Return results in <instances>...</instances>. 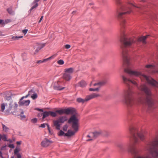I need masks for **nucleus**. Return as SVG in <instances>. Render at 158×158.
<instances>
[{
  "label": "nucleus",
  "instance_id": "30",
  "mask_svg": "<svg viewBox=\"0 0 158 158\" xmlns=\"http://www.w3.org/2000/svg\"><path fill=\"white\" fill-rule=\"evenodd\" d=\"M23 114L24 112L23 111H22L21 113L19 115L21 120H23L26 118V116Z\"/></svg>",
  "mask_w": 158,
  "mask_h": 158
},
{
  "label": "nucleus",
  "instance_id": "18",
  "mask_svg": "<svg viewBox=\"0 0 158 158\" xmlns=\"http://www.w3.org/2000/svg\"><path fill=\"white\" fill-rule=\"evenodd\" d=\"M148 36V35H147L141 37L139 38L138 40L139 41L142 42L144 44H145L146 42L145 40Z\"/></svg>",
  "mask_w": 158,
  "mask_h": 158
},
{
  "label": "nucleus",
  "instance_id": "64",
  "mask_svg": "<svg viewBox=\"0 0 158 158\" xmlns=\"http://www.w3.org/2000/svg\"><path fill=\"white\" fill-rule=\"evenodd\" d=\"M0 156L2 158H4L3 156H2V154Z\"/></svg>",
  "mask_w": 158,
  "mask_h": 158
},
{
  "label": "nucleus",
  "instance_id": "39",
  "mask_svg": "<svg viewBox=\"0 0 158 158\" xmlns=\"http://www.w3.org/2000/svg\"><path fill=\"white\" fill-rule=\"evenodd\" d=\"M35 92V91L34 90L32 89L29 91L28 94L29 96L31 95H31H32V94Z\"/></svg>",
  "mask_w": 158,
  "mask_h": 158
},
{
  "label": "nucleus",
  "instance_id": "27",
  "mask_svg": "<svg viewBox=\"0 0 158 158\" xmlns=\"http://www.w3.org/2000/svg\"><path fill=\"white\" fill-rule=\"evenodd\" d=\"M56 112L60 114H65L64 109H62L56 110Z\"/></svg>",
  "mask_w": 158,
  "mask_h": 158
},
{
  "label": "nucleus",
  "instance_id": "34",
  "mask_svg": "<svg viewBox=\"0 0 158 158\" xmlns=\"http://www.w3.org/2000/svg\"><path fill=\"white\" fill-rule=\"evenodd\" d=\"M50 115L53 117H55L56 116V112L49 111Z\"/></svg>",
  "mask_w": 158,
  "mask_h": 158
},
{
  "label": "nucleus",
  "instance_id": "10",
  "mask_svg": "<svg viewBox=\"0 0 158 158\" xmlns=\"http://www.w3.org/2000/svg\"><path fill=\"white\" fill-rule=\"evenodd\" d=\"M9 106L6 110V114L8 115L10 111L12 110H16L17 109L18 105L16 102L10 101L9 104Z\"/></svg>",
  "mask_w": 158,
  "mask_h": 158
},
{
  "label": "nucleus",
  "instance_id": "57",
  "mask_svg": "<svg viewBox=\"0 0 158 158\" xmlns=\"http://www.w3.org/2000/svg\"><path fill=\"white\" fill-rule=\"evenodd\" d=\"M40 0H35L33 3H38V2Z\"/></svg>",
  "mask_w": 158,
  "mask_h": 158
},
{
  "label": "nucleus",
  "instance_id": "8",
  "mask_svg": "<svg viewBox=\"0 0 158 158\" xmlns=\"http://www.w3.org/2000/svg\"><path fill=\"white\" fill-rule=\"evenodd\" d=\"M134 6L133 5L130 4L128 5L127 6L123 7L122 8V11L118 12L117 14V16L119 18L123 17L124 15L127 14H129L131 12V6Z\"/></svg>",
  "mask_w": 158,
  "mask_h": 158
},
{
  "label": "nucleus",
  "instance_id": "63",
  "mask_svg": "<svg viewBox=\"0 0 158 158\" xmlns=\"http://www.w3.org/2000/svg\"><path fill=\"white\" fill-rule=\"evenodd\" d=\"M1 139H2V135L0 134V141L1 140Z\"/></svg>",
  "mask_w": 158,
  "mask_h": 158
},
{
  "label": "nucleus",
  "instance_id": "38",
  "mask_svg": "<svg viewBox=\"0 0 158 158\" xmlns=\"http://www.w3.org/2000/svg\"><path fill=\"white\" fill-rule=\"evenodd\" d=\"M64 87H62L60 88V86L56 87H55V89L57 90H60L64 89Z\"/></svg>",
  "mask_w": 158,
  "mask_h": 158
},
{
  "label": "nucleus",
  "instance_id": "51",
  "mask_svg": "<svg viewBox=\"0 0 158 158\" xmlns=\"http://www.w3.org/2000/svg\"><path fill=\"white\" fill-rule=\"evenodd\" d=\"M45 123L42 124L39 127H41L42 128H44L45 127Z\"/></svg>",
  "mask_w": 158,
  "mask_h": 158
},
{
  "label": "nucleus",
  "instance_id": "28",
  "mask_svg": "<svg viewBox=\"0 0 158 158\" xmlns=\"http://www.w3.org/2000/svg\"><path fill=\"white\" fill-rule=\"evenodd\" d=\"M45 46V44H43L40 46L38 47L35 50V52L37 53L38 51L42 48Z\"/></svg>",
  "mask_w": 158,
  "mask_h": 158
},
{
  "label": "nucleus",
  "instance_id": "3",
  "mask_svg": "<svg viewBox=\"0 0 158 158\" xmlns=\"http://www.w3.org/2000/svg\"><path fill=\"white\" fill-rule=\"evenodd\" d=\"M121 35L120 41L124 46V47L122 48L123 60L124 61V64H126L127 66H128L130 63L129 62L130 58L128 54V50L126 47H129L131 46L132 44L135 42L136 39L133 37H127L124 32H122Z\"/></svg>",
  "mask_w": 158,
  "mask_h": 158
},
{
  "label": "nucleus",
  "instance_id": "55",
  "mask_svg": "<svg viewBox=\"0 0 158 158\" xmlns=\"http://www.w3.org/2000/svg\"><path fill=\"white\" fill-rule=\"evenodd\" d=\"M21 142H22L21 141H17L16 142V143L18 145H20L21 144Z\"/></svg>",
  "mask_w": 158,
  "mask_h": 158
},
{
  "label": "nucleus",
  "instance_id": "13",
  "mask_svg": "<svg viewBox=\"0 0 158 158\" xmlns=\"http://www.w3.org/2000/svg\"><path fill=\"white\" fill-rule=\"evenodd\" d=\"M30 103V101L29 100H21L20 98L18 102L19 104V106H28Z\"/></svg>",
  "mask_w": 158,
  "mask_h": 158
},
{
  "label": "nucleus",
  "instance_id": "50",
  "mask_svg": "<svg viewBox=\"0 0 158 158\" xmlns=\"http://www.w3.org/2000/svg\"><path fill=\"white\" fill-rule=\"evenodd\" d=\"M29 96V95L28 94H27L25 96L22 97L21 98V100H23L24 98H27Z\"/></svg>",
  "mask_w": 158,
  "mask_h": 158
},
{
  "label": "nucleus",
  "instance_id": "24",
  "mask_svg": "<svg viewBox=\"0 0 158 158\" xmlns=\"http://www.w3.org/2000/svg\"><path fill=\"white\" fill-rule=\"evenodd\" d=\"M7 11L8 13L10 15H15V12L12 9L11 7L8 8L7 9Z\"/></svg>",
  "mask_w": 158,
  "mask_h": 158
},
{
  "label": "nucleus",
  "instance_id": "36",
  "mask_svg": "<svg viewBox=\"0 0 158 158\" xmlns=\"http://www.w3.org/2000/svg\"><path fill=\"white\" fill-rule=\"evenodd\" d=\"M35 4L30 9V11H31L33 9L36 8L38 6V4L35 3Z\"/></svg>",
  "mask_w": 158,
  "mask_h": 158
},
{
  "label": "nucleus",
  "instance_id": "11",
  "mask_svg": "<svg viewBox=\"0 0 158 158\" xmlns=\"http://www.w3.org/2000/svg\"><path fill=\"white\" fill-rule=\"evenodd\" d=\"M53 142L47 138H45L41 142V145L44 147H47L50 145Z\"/></svg>",
  "mask_w": 158,
  "mask_h": 158
},
{
  "label": "nucleus",
  "instance_id": "16",
  "mask_svg": "<svg viewBox=\"0 0 158 158\" xmlns=\"http://www.w3.org/2000/svg\"><path fill=\"white\" fill-rule=\"evenodd\" d=\"M63 78L66 81H69L72 78V77L69 74L64 72V73Z\"/></svg>",
  "mask_w": 158,
  "mask_h": 158
},
{
  "label": "nucleus",
  "instance_id": "31",
  "mask_svg": "<svg viewBox=\"0 0 158 158\" xmlns=\"http://www.w3.org/2000/svg\"><path fill=\"white\" fill-rule=\"evenodd\" d=\"M126 23V21L125 19H123L120 21V25L122 27H124V25Z\"/></svg>",
  "mask_w": 158,
  "mask_h": 158
},
{
  "label": "nucleus",
  "instance_id": "19",
  "mask_svg": "<svg viewBox=\"0 0 158 158\" xmlns=\"http://www.w3.org/2000/svg\"><path fill=\"white\" fill-rule=\"evenodd\" d=\"M102 132L101 131H96L92 133L93 137L94 138H96L99 136L101 134Z\"/></svg>",
  "mask_w": 158,
  "mask_h": 158
},
{
  "label": "nucleus",
  "instance_id": "1",
  "mask_svg": "<svg viewBox=\"0 0 158 158\" xmlns=\"http://www.w3.org/2000/svg\"><path fill=\"white\" fill-rule=\"evenodd\" d=\"M129 130L130 135L129 136V140L128 144V150L134 156L133 158H151L148 156H139V151L135 146V144L139 142V139L136 136V134L140 140H143L145 138L146 132L142 131L140 132H138V130L133 127H130Z\"/></svg>",
  "mask_w": 158,
  "mask_h": 158
},
{
  "label": "nucleus",
  "instance_id": "6",
  "mask_svg": "<svg viewBox=\"0 0 158 158\" xmlns=\"http://www.w3.org/2000/svg\"><path fill=\"white\" fill-rule=\"evenodd\" d=\"M138 88L140 90L143 91L146 95V100L147 102L148 108L151 109L153 107L154 102L151 98L152 93L150 90L146 86V85H141Z\"/></svg>",
  "mask_w": 158,
  "mask_h": 158
},
{
  "label": "nucleus",
  "instance_id": "54",
  "mask_svg": "<svg viewBox=\"0 0 158 158\" xmlns=\"http://www.w3.org/2000/svg\"><path fill=\"white\" fill-rule=\"evenodd\" d=\"M53 56H50V57H49V58H46V59H45V60H46V61H47L48 60L51 59L52 58V57H53Z\"/></svg>",
  "mask_w": 158,
  "mask_h": 158
},
{
  "label": "nucleus",
  "instance_id": "56",
  "mask_svg": "<svg viewBox=\"0 0 158 158\" xmlns=\"http://www.w3.org/2000/svg\"><path fill=\"white\" fill-rule=\"evenodd\" d=\"M43 17H44L43 16H42L40 18V20H39V23H40L41 22V21H42V19H43Z\"/></svg>",
  "mask_w": 158,
  "mask_h": 158
},
{
  "label": "nucleus",
  "instance_id": "48",
  "mask_svg": "<svg viewBox=\"0 0 158 158\" xmlns=\"http://www.w3.org/2000/svg\"><path fill=\"white\" fill-rule=\"evenodd\" d=\"M28 31L27 29H24L22 31V32L24 35H25L27 33Z\"/></svg>",
  "mask_w": 158,
  "mask_h": 158
},
{
  "label": "nucleus",
  "instance_id": "26",
  "mask_svg": "<svg viewBox=\"0 0 158 158\" xmlns=\"http://www.w3.org/2000/svg\"><path fill=\"white\" fill-rule=\"evenodd\" d=\"M2 129L3 131H4L5 132H7V131H8L9 129L8 127H7L3 124H2Z\"/></svg>",
  "mask_w": 158,
  "mask_h": 158
},
{
  "label": "nucleus",
  "instance_id": "37",
  "mask_svg": "<svg viewBox=\"0 0 158 158\" xmlns=\"http://www.w3.org/2000/svg\"><path fill=\"white\" fill-rule=\"evenodd\" d=\"M57 63L60 65H62L64 64V61L62 60H60L57 61Z\"/></svg>",
  "mask_w": 158,
  "mask_h": 158
},
{
  "label": "nucleus",
  "instance_id": "7",
  "mask_svg": "<svg viewBox=\"0 0 158 158\" xmlns=\"http://www.w3.org/2000/svg\"><path fill=\"white\" fill-rule=\"evenodd\" d=\"M158 138H156L147 145V149L154 157L158 156Z\"/></svg>",
  "mask_w": 158,
  "mask_h": 158
},
{
  "label": "nucleus",
  "instance_id": "21",
  "mask_svg": "<svg viewBox=\"0 0 158 158\" xmlns=\"http://www.w3.org/2000/svg\"><path fill=\"white\" fill-rule=\"evenodd\" d=\"M86 100L87 97H86L85 99H83L81 98H78L77 99V101L79 103L82 102L84 103L85 102L88 101V100Z\"/></svg>",
  "mask_w": 158,
  "mask_h": 158
},
{
  "label": "nucleus",
  "instance_id": "14",
  "mask_svg": "<svg viewBox=\"0 0 158 158\" xmlns=\"http://www.w3.org/2000/svg\"><path fill=\"white\" fill-rule=\"evenodd\" d=\"M75 112V109L73 108H68L64 109L65 114H73Z\"/></svg>",
  "mask_w": 158,
  "mask_h": 158
},
{
  "label": "nucleus",
  "instance_id": "17",
  "mask_svg": "<svg viewBox=\"0 0 158 158\" xmlns=\"http://www.w3.org/2000/svg\"><path fill=\"white\" fill-rule=\"evenodd\" d=\"M74 71V69L72 68L65 69H64V72L68 74H71Z\"/></svg>",
  "mask_w": 158,
  "mask_h": 158
},
{
  "label": "nucleus",
  "instance_id": "52",
  "mask_svg": "<svg viewBox=\"0 0 158 158\" xmlns=\"http://www.w3.org/2000/svg\"><path fill=\"white\" fill-rule=\"evenodd\" d=\"M17 158H21L22 156L20 153H17Z\"/></svg>",
  "mask_w": 158,
  "mask_h": 158
},
{
  "label": "nucleus",
  "instance_id": "41",
  "mask_svg": "<svg viewBox=\"0 0 158 158\" xmlns=\"http://www.w3.org/2000/svg\"><path fill=\"white\" fill-rule=\"evenodd\" d=\"M46 61V60H45V59H44L43 60H38L36 62V63L38 64H39L40 63H43L44 62Z\"/></svg>",
  "mask_w": 158,
  "mask_h": 158
},
{
  "label": "nucleus",
  "instance_id": "61",
  "mask_svg": "<svg viewBox=\"0 0 158 158\" xmlns=\"http://www.w3.org/2000/svg\"><path fill=\"white\" fill-rule=\"evenodd\" d=\"M37 109L39 110H40L41 111H43V110L42 109H39V108H37Z\"/></svg>",
  "mask_w": 158,
  "mask_h": 158
},
{
  "label": "nucleus",
  "instance_id": "47",
  "mask_svg": "<svg viewBox=\"0 0 158 158\" xmlns=\"http://www.w3.org/2000/svg\"><path fill=\"white\" fill-rule=\"evenodd\" d=\"M8 147L12 148H14L15 147L14 145L13 144H9L8 145Z\"/></svg>",
  "mask_w": 158,
  "mask_h": 158
},
{
  "label": "nucleus",
  "instance_id": "22",
  "mask_svg": "<svg viewBox=\"0 0 158 158\" xmlns=\"http://www.w3.org/2000/svg\"><path fill=\"white\" fill-rule=\"evenodd\" d=\"M50 115L49 111H44L42 113V119H43L46 117H48Z\"/></svg>",
  "mask_w": 158,
  "mask_h": 158
},
{
  "label": "nucleus",
  "instance_id": "46",
  "mask_svg": "<svg viewBox=\"0 0 158 158\" xmlns=\"http://www.w3.org/2000/svg\"><path fill=\"white\" fill-rule=\"evenodd\" d=\"M11 97L10 96H6L5 98V99L6 100H7L8 101L10 100V99H11Z\"/></svg>",
  "mask_w": 158,
  "mask_h": 158
},
{
  "label": "nucleus",
  "instance_id": "40",
  "mask_svg": "<svg viewBox=\"0 0 158 158\" xmlns=\"http://www.w3.org/2000/svg\"><path fill=\"white\" fill-rule=\"evenodd\" d=\"M5 23L3 20L0 19V24L2 25L3 26H5Z\"/></svg>",
  "mask_w": 158,
  "mask_h": 158
},
{
  "label": "nucleus",
  "instance_id": "49",
  "mask_svg": "<svg viewBox=\"0 0 158 158\" xmlns=\"http://www.w3.org/2000/svg\"><path fill=\"white\" fill-rule=\"evenodd\" d=\"M65 47L66 49H68L70 48L71 46L69 44H66L65 45Z\"/></svg>",
  "mask_w": 158,
  "mask_h": 158
},
{
  "label": "nucleus",
  "instance_id": "29",
  "mask_svg": "<svg viewBox=\"0 0 158 158\" xmlns=\"http://www.w3.org/2000/svg\"><path fill=\"white\" fill-rule=\"evenodd\" d=\"M38 96L36 93L35 92L31 96V98L33 100L37 98Z\"/></svg>",
  "mask_w": 158,
  "mask_h": 158
},
{
  "label": "nucleus",
  "instance_id": "4",
  "mask_svg": "<svg viewBox=\"0 0 158 158\" xmlns=\"http://www.w3.org/2000/svg\"><path fill=\"white\" fill-rule=\"evenodd\" d=\"M130 58H129V64L128 66H127L126 64H124V61L123 60V66L125 68L124 71L129 74L131 75L134 76L135 77H143L152 86L156 87H158V82L154 80L152 78L144 74H142L141 73L138 71H134L129 69V67L130 65Z\"/></svg>",
  "mask_w": 158,
  "mask_h": 158
},
{
  "label": "nucleus",
  "instance_id": "59",
  "mask_svg": "<svg viewBox=\"0 0 158 158\" xmlns=\"http://www.w3.org/2000/svg\"><path fill=\"white\" fill-rule=\"evenodd\" d=\"M10 20H6V23H8V22H10Z\"/></svg>",
  "mask_w": 158,
  "mask_h": 158
},
{
  "label": "nucleus",
  "instance_id": "23",
  "mask_svg": "<svg viewBox=\"0 0 158 158\" xmlns=\"http://www.w3.org/2000/svg\"><path fill=\"white\" fill-rule=\"evenodd\" d=\"M104 84V83L102 82H99L98 83H95L93 84L92 82H91L90 83V85L91 86H95L96 85H102Z\"/></svg>",
  "mask_w": 158,
  "mask_h": 158
},
{
  "label": "nucleus",
  "instance_id": "25",
  "mask_svg": "<svg viewBox=\"0 0 158 158\" xmlns=\"http://www.w3.org/2000/svg\"><path fill=\"white\" fill-rule=\"evenodd\" d=\"M23 36H13L11 37L12 40H18L19 39L22 38Z\"/></svg>",
  "mask_w": 158,
  "mask_h": 158
},
{
  "label": "nucleus",
  "instance_id": "43",
  "mask_svg": "<svg viewBox=\"0 0 158 158\" xmlns=\"http://www.w3.org/2000/svg\"><path fill=\"white\" fill-rule=\"evenodd\" d=\"M68 126L67 125H65L63 127V130L64 131H66L67 130V129L68 128Z\"/></svg>",
  "mask_w": 158,
  "mask_h": 158
},
{
  "label": "nucleus",
  "instance_id": "2",
  "mask_svg": "<svg viewBox=\"0 0 158 158\" xmlns=\"http://www.w3.org/2000/svg\"><path fill=\"white\" fill-rule=\"evenodd\" d=\"M122 77L124 83L128 87L127 89L123 90V102L127 106L130 107H132L134 105H139L143 103L144 102V99L142 97L139 98L135 101H134L132 98L134 92L130 87V84L132 83L137 85V83L135 81L129 79L124 75L122 76Z\"/></svg>",
  "mask_w": 158,
  "mask_h": 158
},
{
  "label": "nucleus",
  "instance_id": "42",
  "mask_svg": "<svg viewBox=\"0 0 158 158\" xmlns=\"http://www.w3.org/2000/svg\"><path fill=\"white\" fill-rule=\"evenodd\" d=\"M37 119L35 118L31 119V122L33 123H36L37 121Z\"/></svg>",
  "mask_w": 158,
  "mask_h": 158
},
{
  "label": "nucleus",
  "instance_id": "12",
  "mask_svg": "<svg viewBox=\"0 0 158 158\" xmlns=\"http://www.w3.org/2000/svg\"><path fill=\"white\" fill-rule=\"evenodd\" d=\"M145 68L148 69L147 71L149 73H153L156 72L155 67L153 65L148 64L145 66Z\"/></svg>",
  "mask_w": 158,
  "mask_h": 158
},
{
  "label": "nucleus",
  "instance_id": "62",
  "mask_svg": "<svg viewBox=\"0 0 158 158\" xmlns=\"http://www.w3.org/2000/svg\"><path fill=\"white\" fill-rule=\"evenodd\" d=\"M7 141H9L10 142H12V140L11 139H8V140H7Z\"/></svg>",
  "mask_w": 158,
  "mask_h": 158
},
{
  "label": "nucleus",
  "instance_id": "58",
  "mask_svg": "<svg viewBox=\"0 0 158 158\" xmlns=\"http://www.w3.org/2000/svg\"><path fill=\"white\" fill-rule=\"evenodd\" d=\"M46 125L47 126L48 130H50V128L49 125L48 124H46Z\"/></svg>",
  "mask_w": 158,
  "mask_h": 158
},
{
  "label": "nucleus",
  "instance_id": "20",
  "mask_svg": "<svg viewBox=\"0 0 158 158\" xmlns=\"http://www.w3.org/2000/svg\"><path fill=\"white\" fill-rule=\"evenodd\" d=\"M87 85L86 82L83 80H82L78 83V85L81 87H84Z\"/></svg>",
  "mask_w": 158,
  "mask_h": 158
},
{
  "label": "nucleus",
  "instance_id": "9",
  "mask_svg": "<svg viewBox=\"0 0 158 158\" xmlns=\"http://www.w3.org/2000/svg\"><path fill=\"white\" fill-rule=\"evenodd\" d=\"M67 117L66 116H60L58 120L53 121V124L56 127V128L57 130L60 129V123H63L67 120Z\"/></svg>",
  "mask_w": 158,
  "mask_h": 158
},
{
  "label": "nucleus",
  "instance_id": "15",
  "mask_svg": "<svg viewBox=\"0 0 158 158\" xmlns=\"http://www.w3.org/2000/svg\"><path fill=\"white\" fill-rule=\"evenodd\" d=\"M99 96L100 95L96 93H93L92 94L87 96H86V100H88V101L89 100H91L92 99L98 97H99Z\"/></svg>",
  "mask_w": 158,
  "mask_h": 158
},
{
  "label": "nucleus",
  "instance_id": "45",
  "mask_svg": "<svg viewBox=\"0 0 158 158\" xmlns=\"http://www.w3.org/2000/svg\"><path fill=\"white\" fill-rule=\"evenodd\" d=\"M19 148H16V149L15 150H14V153L15 154H17V153H18V152H19Z\"/></svg>",
  "mask_w": 158,
  "mask_h": 158
},
{
  "label": "nucleus",
  "instance_id": "44",
  "mask_svg": "<svg viewBox=\"0 0 158 158\" xmlns=\"http://www.w3.org/2000/svg\"><path fill=\"white\" fill-rule=\"evenodd\" d=\"M64 132L62 130H60V131L59 133L58 134L60 136H62L64 135H65Z\"/></svg>",
  "mask_w": 158,
  "mask_h": 158
},
{
  "label": "nucleus",
  "instance_id": "53",
  "mask_svg": "<svg viewBox=\"0 0 158 158\" xmlns=\"http://www.w3.org/2000/svg\"><path fill=\"white\" fill-rule=\"evenodd\" d=\"M53 56H50V57H49V58H46V59H45V60H46V61H47L48 60L51 59L52 58V57H53Z\"/></svg>",
  "mask_w": 158,
  "mask_h": 158
},
{
  "label": "nucleus",
  "instance_id": "5",
  "mask_svg": "<svg viewBox=\"0 0 158 158\" xmlns=\"http://www.w3.org/2000/svg\"><path fill=\"white\" fill-rule=\"evenodd\" d=\"M68 123H71L72 127L75 131L68 130L67 132L65 134V136H71L74 135L75 133L78 130L79 119L75 115H73L69 119Z\"/></svg>",
  "mask_w": 158,
  "mask_h": 158
},
{
  "label": "nucleus",
  "instance_id": "33",
  "mask_svg": "<svg viewBox=\"0 0 158 158\" xmlns=\"http://www.w3.org/2000/svg\"><path fill=\"white\" fill-rule=\"evenodd\" d=\"M2 140L4 141H7V136L5 134H3L2 135Z\"/></svg>",
  "mask_w": 158,
  "mask_h": 158
},
{
  "label": "nucleus",
  "instance_id": "35",
  "mask_svg": "<svg viewBox=\"0 0 158 158\" xmlns=\"http://www.w3.org/2000/svg\"><path fill=\"white\" fill-rule=\"evenodd\" d=\"M99 89V87H97L95 89L90 88L89 89V91H98Z\"/></svg>",
  "mask_w": 158,
  "mask_h": 158
},
{
  "label": "nucleus",
  "instance_id": "60",
  "mask_svg": "<svg viewBox=\"0 0 158 158\" xmlns=\"http://www.w3.org/2000/svg\"><path fill=\"white\" fill-rule=\"evenodd\" d=\"M48 131L49 133L50 134H52V132L50 130V129L49 130H48Z\"/></svg>",
  "mask_w": 158,
  "mask_h": 158
},
{
  "label": "nucleus",
  "instance_id": "32",
  "mask_svg": "<svg viewBox=\"0 0 158 158\" xmlns=\"http://www.w3.org/2000/svg\"><path fill=\"white\" fill-rule=\"evenodd\" d=\"M6 107V105L4 103L2 104L1 105V111L3 112L5 110Z\"/></svg>",
  "mask_w": 158,
  "mask_h": 158
}]
</instances>
